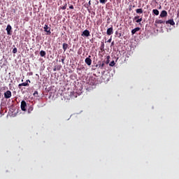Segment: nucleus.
<instances>
[{
    "label": "nucleus",
    "mask_w": 179,
    "mask_h": 179,
    "mask_svg": "<svg viewBox=\"0 0 179 179\" xmlns=\"http://www.w3.org/2000/svg\"><path fill=\"white\" fill-rule=\"evenodd\" d=\"M43 29L44 31L46 33V36H51V28H50L48 24H45Z\"/></svg>",
    "instance_id": "f257e3e1"
},
{
    "label": "nucleus",
    "mask_w": 179,
    "mask_h": 179,
    "mask_svg": "<svg viewBox=\"0 0 179 179\" xmlns=\"http://www.w3.org/2000/svg\"><path fill=\"white\" fill-rule=\"evenodd\" d=\"M133 20L141 25V22H142L143 19L142 17H141L139 15H137L133 18Z\"/></svg>",
    "instance_id": "f03ea898"
},
{
    "label": "nucleus",
    "mask_w": 179,
    "mask_h": 179,
    "mask_svg": "<svg viewBox=\"0 0 179 179\" xmlns=\"http://www.w3.org/2000/svg\"><path fill=\"white\" fill-rule=\"evenodd\" d=\"M20 107L22 111H26V107H27V103H26V101H22Z\"/></svg>",
    "instance_id": "7ed1b4c3"
},
{
    "label": "nucleus",
    "mask_w": 179,
    "mask_h": 179,
    "mask_svg": "<svg viewBox=\"0 0 179 179\" xmlns=\"http://www.w3.org/2000/svg\"><path fill=\"white\" fill-rule=\"evenodd\" d=\"M81 36L82 37H90V31H89L87 29H85L84 31H83Z\"/></svg>",
    "instance_id": "20e7f679"
},
{
    "label": "nucleus",
    "mask_w": 179,
    "mask_h": 179,
    "mask_svg": "<svg viewBox=\"0 0 179 179\" xmlns=\"http://www.w3.org/2000/svg\"><path fill=\"white\" fill-rule=\"evenodd\" d=\"M5 99H10L12 97V92L10 90L6 91L4 93Z\"/></svg>",
    "instance_id": "39448f33"
},
{
    "label": "nucleus",
    "mask_w": 179,
    "mask_h": 179,
    "mask_svg": "<svg viewBox=\"0 0 179 179\" xmlns=\"http://www.w3.org/2000/svg\"><path fill=\"white\" fill-rule=\"evenodd\" d=\"M91 57H92V56L90 55L85 60V64H87V65H88L89 66H90V65H92V59H90Z\"/></svg>",
    "instance_id": "423d86ee"
},
{
    "label": "nucleus",
    "mask_w": 179,
    "mask_h": 179,
    "mask_svg": "<svg viewBox=\"0 0 179 179\" xmlns=\"http://www.w3.org/2000/svg\"><path fill=\"white\" fill-rule=\"evenodd\" d=\"M114 33V31L113 29V25H111V27L108 28L106 31V34L108 36H111Z\"/></svg>",
    "instance_id": "0eeeda50"
},
{
    "label": "nucleus",
    "mask_w": 179,
    "mask_h": 179,
    "mask_svg": "<svg viewBox=\"0 0 179 179\" xmlns=\"http://www.w3.org/2000/svg\"><path fill=\"white\" fill-rule=\"evenodd\" d=\"M166 23V21H163L162 20H155V26H157V24H164Z\"/></svg>",
    "instance_id": "6e6552de"
},
{
    "label": "nucleus",
    "mask_w": 179,
    "mask_h": 179,
    "mask_svg": "<svg viewBox=\"0 0 179 179\" xmlns=\"http://www.w3.org/2000/svg\"><path fill=\"white\" fill-rule=\"evenodd\" d=\"M160 17H166V16H167V11H166V10H162V12H161V13H160Z\"/></svg>",
    "instance_id": "1a4fd4ad"
},
{
    "label": "nucleus",
    "mask_w": 179,
    "mask_h": 179,
    "mask_svg": "<svg viewBox=\"0 0 179 179\" xmlns=\"http://www.w3.org/2000/svg\"><path fill=\"white\" fill-rule=\"evenodd\" d=\"M166 24H171V26H174V24H176V22H174V20H169L166 21Z\"/></svg>",
    "instance_id": "9d476101"
},
{
    "label": "nucleus",
    "mask_w": 179,
    "mask_h": 179,
    "mask_svg": "<svg viewBox=\"0 0 179 179\" xmlns=\"http://www.w3.org/2000/svg\"><path fill=\"white\" fill-rule=\"evenodd\" d=\"M6 30L7 31V34L10 35V30H12V26H10V24L7 25Z\"/></svg>",
    "instance_id": "9b49d317"
},
{
    "label": "nucleus",
    "mask_w": 179,
    "mask_h": 179,
    "mask_svg": "<svg viewBox=\"0 0 179 179\" xmlns=\"http://www.w3.org/2000/svg\"><path fill=\"white\" fill-rule=\"evenodd\" d=\"M139 30H141V28L139 27H136L135 29L131 30V34L132 36H134V34H135V33H136V31H139Z\"/></svg>",
    "instance_id": "f8f14e48"
},
{
    "label": "nucleus",
    "mask_w": 179,
    "mask_h": 179,
    "mask_svg": "<svg viewBox=\"0 0 179 179\" xmlns=\"http://www.w3.org/2000/svg\"><path fill=\"white\" fill-rule=\"evenodd\" d=\"M136 13H138V15H141L143 13V10L142 8H137L136 10Z\"/></svg>",
    "instance_id": "ddd939ff"
},
{
    "label": "nucleus",
    "mask_w": 179,
    "mask_h": 179,
    "mask_svg": "<svg viewBox=\"0 0 179 179\" xmlns=\"http://www.w3.org/2000/svg\"><path fill=\"white\" fill-rule=\"evenodd\" d=\"M68 47H69L68 43H63V50L64 52L66 51V50H68Z\"/></svg>",
    "instance_id": "4468645a"
},
{
    "label": "nucleus",
    "mask_w": 179,
    "mask_h": 179,
    "mask_svg": "<svg viewBox=\"0 0 179 179\" xmlns=\"http://www.w3.org/2000/svg\"><path fill=\"white\" fill-rule=\"evenodd\" d=\"M22 86H29V83H22L18 85V87L19 89H20V87H22Z\"/></svg>",
    "instance_id": "2eb2a0df"
},
{
    "label": "nucleus",
    "mask_w": 179,
    "mask_h": 179,
    "mask_svg": "<svg viewBox=\"0 0 179 179\" xmlns=\"http://www.w3.org/2000/svg\"><path fill=\"white\" fill-rule=\"evenodd\" d=\"M39 54H40L41 57H45V55H46L47 53H46L45 51H44V50H41L40 52H39Z\"/></svg>",
    "instance_id": "dca6fc26"
},
{
    "label": "nucleus",
    "mask_w": 179,
    "mask_h": 179,
    "mask_svg": "<svg viewBox=\"0 0 179 179\" xmlns=\"http://www.w3.org/2000/svg\"><path fill=\"white\" fill-rule=\"evenodd\" d=\"M152 13H154V15H155L156 16H159V10L157 9L152 10Z\"/></svg>",
    "instance_id": "f3484780"
},
{
    "label": "nucleus",
    "mask_w": 179,
    "mask_h": 179,
    "mask_svg": "<svg viewBox=\"0 0 179 179\" xmlns=\"http://www.w3.org/2000/svg\"><path fill=\"white\" fill-rule=\"evenodd\" d=\"M100 48L101 50H104V42H101Z\"/></svg>",
    "instance_id": "a211bd4d"
},
{
    "label": "nucleus",
    "mask_w": 179,
    "mask_h": 179,
    "mask_svg": "<svg viewBox=\"0 0 179 179\" xmlns=\"http://www.w3.org/2000/svg\"><path fill=\"white\" fill-rule=\"evenodd\" d=\"M66 6H67V4H66V3L64 4V6H62V7H60V8L62 9V10H65V9H66Z\"/></svg>",
    "instance_id": "6ab92c4d"
},
{
    "label": "nucleus",
    "mask_w": 179,
    "mask_h": 179,
    "mask_svg": "<svg viewBox=\"0 0 179 179\" xmlns=\"http://www.w3.org/2000/svg\"><path fill=\"white\" fill-rule=\"evenodd\" d=\"M104 65H105V63L104 62H103L101 64H99V68H101V69H103L104 68Z\"/></svg>",
    "instance_id": "aec40b11"
},
{
    "label": "nucleus",
    "mask_w": 179,
    "mask_h": 179,
    "mask_svg": "<svg viewBox=\"0 0 179 179\" xmlns=\"http://www.w3.org/2000/svg\"><path fill=\"white\" fill-rule=\"evenodd\" d=\"M116 36H117L118 38L121 37V32L118 33V31H115Z\"/></svg>",
    "instance_id": "412c9836"
},
{
    "label": "nucleus",
    "mask_w": 179,
    "mask_h": 179,
    "mask_svg": "<svg viewBox=\"0 0 179 179\" xmlns=\"http://www.w3.org/2000/svg\"><path fill=\"white\" fill-rule=\"evenodd\" d=\"M17 52V48H14L13 50V54H16Z\"/></svg>",
    "instance_id": "4be33fe9"
},
{
    "label": "nucleus",
    "mask_w": 179,
    "mask_h": 179,
    "mask_svg": "<svg viewBox=\"0 0 179 179\" xmlns=\"http://www.w3.org/2000/svg\"><path fill=\"white\" fill-rule=\"evenodd\" d=\"M110 66H114V65H115V62L114 61H112L110 64H109Z\"/></svg>",
    "instance_id": "5701e85b"
},
{
    "label": "nucleus",
    "mask_w": 179,
    "mask_h": 179,
    "mask_svg": "<svg viewBox=\"0 0 179 179\" xmlns=\"http://www.w3.org/2000/svg\"><path fill=\"white\" fill-rule=\"evenodd\" d=\"M100 3H106L107 2V0H99Z\"/></svg>",
    "instance_id": "b1692460"
},
{
    "label": "nucleus",
    "mask_w": 179,
    "mask_h": 179,
    "mask_svg": "<svg viewBox=\"0 0 179 179\" xmlns=\"http://www.w3.org/2000/svg\"><path fill=\"white\" fill-rule=\"evenodd\" d=\"M11 12H13V13H16V10H15V8H13V9L11 10Z\"/></svg>",
    "instance_id": "393cba45"
},
{
    "label": "nucleus",
    "mask_w": 179,
    "mask_h": 179,
    "mask_svg": "<svg viewBox=\"0 0 179 179\" xmlns=\"http://www.w3.org/2000/svg\"><path fill=\"white\" fill-rule=\"evenodd\" d=\"M87 5V6H90V5H92L91 1H90Z\"/></svg>",
    "instance_id": "a878e982"
},
{
    "label": "nucleus",
    "mask_w": 179,
    "mask_h": 179,
    "mask_svg": "<svg viewBox=\"0 0 179 179\" xmlns=\"http://www.w3.org/2000/svg\"><path fill=\"white\" fill-rule=\"evenodd\" d=\"M74 8H73V5H71L70 6H69V9H73Z\"/></svg>",
    "instance_id": "bb28decb"
},
{
    "label": "nucleus",
    "mask_w": 179,
    "mask_h": 179,
    "mask_svg": "<svg viewBox=\"0 0 179 179\" xmlns=\"http://www.w3.org/2000/svg\"><path fill=\"white\" fill-rule=\"evenodd\" d=\"M111 40H112V38H110L107 41V43H111Z\"/></svg>",
    "instance_id": "cd10ccee"
},
{
    "label": "nucleus",
    "mask_w": 179,
    "mask_h": 179,
    "mask_svg": "<svg viewBox=\"0 0 179 179\" xmlns=\"http://www.w3.org/2000/svg\"><path fill=\"white\" fill-rule=\"evenodd\" d=\"M36 94H38V92L37 91H35L34 93V96H36Z\"/></svg>",
    "instance_id": "c85d7f7f"
},
{
    "label": "nucleus",
    "mask_w": 179,
    "mask_h": 179,
    "mask_svg": "<svg viewBox=\"0 0 179 179\" xmlns=\"http://www.w3.org/2000/svg\"><path fill=\"white\" fill-rule=\"evenodd\" d=\"M26 83H31V81H30V80H26Z\"/></svg>",
    "instance_id": "c756f323"
},
{
    "label": "nucleus",
    "mask_w": 179,
    "mask_h": 179,
    "mask_svg": "<svg viewBox=\"0 0 179 179\" xmlns=\"http://www.w3.org/2000/svg\"><path fill=\"white\" fill-rule=\"evenodd\" d=\"M111 45H114V41L111 43Z\"/></svg>",
    "instance_id": "7c9ffc66"
},
{
    "label": "nucleus",
    "mask_w": 179,
    "mask_h": 179,
    "mask_svg": "<svg viewBox=\"0 0 179 179\" xmlns=\"http://www.w3.org/2000/svg\"><path fill=\"white\" fill-rule=\"evenodd\" d=\"M62 62H64V59H62Z\"/></svg>",
    "instance_id": "2f4dec72"
},
{
    "label": "nucleus",
    "mask_w": 179,
    "mask_h": 179,
    "mask_svg": "<svg viewBox=\"0 0 179 179\" xmlns=\"http://www.w3.org/2000/svg\"><path fill=\"white\" fill-rule=\"evenodd\" d=\"M106 64H108V60L106 61Z\"/></svg>",
    "instance_id": "473e14b6"
},
{
    "label": "nucleus",
    "mask_w": 179,
    "mask_h": 179,
    "mask_svg": "<svg viewBox=\"0 0 179 179\" xmlns=\"http://www.w3.org/2000/svg\"><path fill=\"white\" fill-rule=\"evenodd\" d=\"M107 58H108V59L110 58V56H108Z\"/></svg>",
    "instance_id": "72a5a7b5"
},
{
    "label": "nucleus",
    "mask_w": 179,
    "mask_h": 179,
    "mask_svg": "<svg viewBox=\"0 0 179 179\" xmlns=\"http://www.w3.org/2000/svg\"><path fill=\"white\" fill-rule=\"evenodd\" d=\"M31 75H33V73H30Z\"/></svg>",
    "instance_id": "f704fd0d"
},
{
    "label": "nucleus",
    "mask_w": 179,
    "mask_h": 179,
    "mask_svg": "<svg viewBox=\"0 0 179 179\" xmlns=\"http://www.w3.org/2000/svg\"><path fill=\"white\" fill-rule=\"evenodd\" d=\"M54 71H56V69H55Z\"/></svg>",
    "instance_id": "c9c22d12"
},
{
    "label": "nucleus",
    "mask_w": 179,
    "mask_h": 179,
    "mask_svg": "<svg viewBox=\"0 0 179 179\" xmlns=\"http://www.w3.org/2000/svg\"><path fill=\"white\" fill-rule=\"evenodd\" d=\"M64 1H66V0H64Z\"/></svg>",
    "instance_id": "e433bc0d"
}]
</instances>
